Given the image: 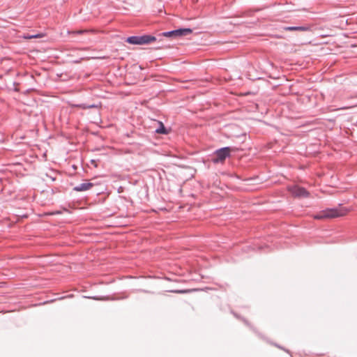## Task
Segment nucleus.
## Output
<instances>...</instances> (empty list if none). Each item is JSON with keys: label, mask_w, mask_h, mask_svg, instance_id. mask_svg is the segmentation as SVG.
<instances>
[{"label": "nucleus", "mask_w": 357, "mask_h": 357, "mask_svg": "<svg viewBox=\"0 0 357 357\" xmlns=\"http://www.w3.org/2000/svg\"><path fill=\"white\" fill-rule=\"evenodd\" d=\"M158 123H159V128H158L155 130V132L158 133V134H162V135L168 134V130L164 126L163 123L162 122H158Z\"/></svg>", "instance_id": "8"}, {"label": "nucleus", "mask_w": 357, "mask_h": 357, "mask_svg": "<svg viewBox=\"0 0 357 357\" xmlns=\"http://www.w3.org/2000/svg\"><path fill=\"white\" fill-rule=\"evenodd\" d=\"M89 31H90L87 30V29H80V30H77V31H73L71 32H69V33H72V34H83V33H88Z\"/></svg>", "instance_id": "10"}, {"label": "nucleus", "mask_w": 357, "mask_h": 357, "mask_svg": "<svg viewBox=\"0 0 357 357\" xmlns=\"http://www.w3.org/2000/svg\"><path fill=\"white\" fill-rule=\"evenodd\" d=\"M174 31L176 33V35H175V37H176V36H181L188 35L192 32V30L189 28H185V29H178L174 30Z\"/></svg>", "instance_id": "7"}, {"label": "nucleus", "mask_w": 357, "mask_h": 357, "mask_svg": "<svg viewBox=\"0 0 357 357\" xmlns=\"http://www.w3.org/2000/svg\"><path fill=\"white\" fill-rule=\"evenodd\" d=\"M43 36H44V34H43V33H38L36 35L26 34L24 36V38L25 39H32V38H41Z\"/></svg>", "instance_id": "9"}, {"label": "nucleus", "mask_w": 357, "mask_h": 357, "mask_svg": "<svg viewBox=\"0 0 357 357\" xmlns=\"http://www.w3.org/2000/svg\"><path fill=\"white\" fill-rule=\"evenodd\" d=\"M347 210L343 208H326L314 215L317 220L330 219L343 216L346 215Z\"/></svg>", "instance_id": "1"}, {"label": "nucleus", "mask_w": 357, "mask_h": 357, "mask_svg": "<svg viewBox=\"0 0 357 357\" xmlns=\"http://www.w3.org/2000/svg\"><path fill=\"white\" fill-rule=\"evenodd\" d=\"M75 106L79 108H82V109H89V108H93V107H96L95 105H87L86 104H79V105H77Z\"/></svg>", "instance_id": "11"}, {"label": "nucleus", "mask_w": 357, "mask_h": 357, "mask_svg": "<svg viewBox=\"0 0 357 357\" xmlns=\"http://www.w3.org/2000/svg\"><path fill=\"white\" fill-rule=\"evenodd\" d=\"M289 192L295 197H307L309 192L304 188L298 185H294L289 188Z\"/></svg>", "instance_id": "4"}, {"label": "nucleus", "mask_w": 357, "mask_h": 357, "mask_svg": "<svg viewBox=\"0 0 357 357\" xmlns=\"http://www.w3.org/2000/svg\"><path fill=\"white\" fill-rule=\"evenodd\" d=\"M156 40V38L150 35L133 36L127 38L126 41L132 45L150 44Z\"/></svg>", "instance_id": "2"}, {"label": "nucleus", "mask_w": 357, "mask_h": 357, "mask_svg": "<svg viewBox=\"0 0 357 357\" xmlns=\"http://www.w3.org/2000/svg\"><path fill=\"white\" fill-rule=\"evenodd\" d=\"M93 186V184L90 182L80 183L79 185L74 187L73 190L76 192L86 191L90 190Z\"/></svg>", "instance_id": "5"}, {"label": "nucleus", "mask_w": 357, "mask_h": 357, "mask_svg": "<svg viewBox=\"0 0 357 357\" xmlns=\"http://www.w3.org/2000/svg\"><path fill=\"white\" fill-rule=\"evenodd\" d=\"M162 35L164 36L173 37V36H175L176 33H175L174 30H173V31H167V32H164V33H162Z\"/></svg>", "instance_id": "12"}, {"label": "nucleus", "mask_w": 357, "mask_h": 357, "mask_svg": "<svg viewBox=\"0 0 357 357\" xmlns=\"http://www.w3.org/2000/svg\"><path fill=\"white\" fill-rule=\"evenodd\" d=\"M232 149L227 146L216 150L214 153L212 161L214 163L222 162L227 158H229Z\"/></svg>", "instance_id": "3"}, {"label": "nucleus", "mask_w": 357, "mask_h": 357, "mask_svg": "<svg viewBox=\"0 0 357 357\" xmlns=\"http://www.w3.org/2000/svg\"><path fill=\"white\" fill-rule=\"evenodd\" d=\"M349 108H351V106H344L340 108V109H348Z\"/></svg>", "instance_id": "13"}, {"label": "nucleus", "mask_w": 357, "mask_h": 357, "mask_svg": "<svg viewBox=\"0 0 357 357\" xmlns=\"http://www.w3.org/2000/svg\"><path fill=\"white\" fill-rule=\"evenodd\" d=\"M285 31H306L310 30V27L307 26H286L284 28Z\"/></svg>", "instance_id": "6"}]
</instances>
